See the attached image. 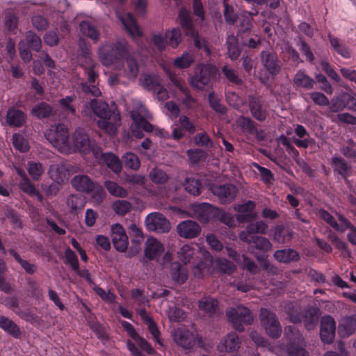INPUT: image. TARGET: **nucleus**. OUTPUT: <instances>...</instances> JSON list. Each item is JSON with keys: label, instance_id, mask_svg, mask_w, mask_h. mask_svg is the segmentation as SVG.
<instances>
[{"label": "nucleus", "instance_id": "nucleus-40", "mask_svg": "<svg viewBox=\"0 0 356 356\" xmlns=\"http://www.w3.org/2000/svg\"><path fill=\"white\" fill-rule=\"evenodd\" d=\"M81 33L86 37L92 40L95 42H97L99 38V33L91 22L83 20L79 24Z\"/></svg>", "mask_w": 356, "mask_h": 356}, {"label": "nucleus", "instance_id": "nucleus-52", "mask_svg": "<svg viewBox=\"0 0 356 356\" xmlns=\"http://www.w3.org/2000/svg\"><path fill=\"white\" fill-rule=\"evenodd\" d=\"M65 264L69 265L74 272L79 270V262L77 255L70 247L65 251Z\"/></svg>", "mask_w": 356, "mask_h": 356}, {"label": "nucleus", "instance_id": "nucleus-61", "mask_svg": "<svg viewBox=\"0 0 356 356\" xmlns=\"http://www.w3.org/2000/svg\"><path fill=\"white\" fill-rule=\"evenodd\" d=\"M194 143L197 146L205 147V148H211L213 146V143L209 137V136L206 132H200L197 133L194 136Z\"/></svg>", "mask_w": 356, "mask_h": 356}, {"label": "nucleus", "instance_id": "nucleus-17", "mask_svg": "<svg viewBox=\"0 0 356 356\" xmlns=\"http://www.w3.org/2000/svg\"><path fill=\"white\" fill-rule=\"evenodd\" d=\"M179 235L186 238L197 237L200 232V226L195 221L187 220L180 222L177 227Z\"/></svg>", "mask_w": 356, "mask_h": 356}, {"label": "nucleus", "instance_id": "nucleus-21", "mask_svg": "<svg viewBox=\"0 0 356 356\" xmlns=\"http://www.w3.org/2000/svg\"><path fill=\"white\" fill-rule=\"evenodd\" d=\"M356 331V314L342 318L338 325V333L342 338L348 337Z\"/></svg>", "mask_w": 356, "mask_h": 356}, {"label": "nucleus", "instance_id": "nucleus-7", "mask_svg": "<svg viewBox=\"0 0 356 356\" xmlns=\"http://www.w3.org/2000/svg\"><path fill=\"white\" fill-rule=\"evenodd\" d=\"M211 191L218 197L221 204H227L234 200L238 193V188L232 184H213L211 186Z\"/></svg>", "mask_w": 356, "mask_h": 356}, {"label": "nucleus", "instance_id": "nucleus-37", "mask_svg": "<svg viewBox=\"0 0 356 356\" xmlns=\"http://www.w3.org/2000/svg\"><path fill=\"white\" fill-rule=\"evenodd\" d=\"M305 326L307 330H312L319 318V309L314 307L308 308L303 316Z\"/></svg>", "mask_w": 356, "mask_h": 356}, {"label": "nucleus", "instance_id": "nucleus-63", "mask_svg": "<svg viewBox=\"0 0 356 356\" xmlns=\"http://www.w3.org/2000/svg\"><path fill=\"white\" fill-rule=\"evenodd\" d=\"M131 204L127 200H117L113 204L115 212L120 216H124L131 210Z\"/></svg>", "mask_w": 356, "mask_h": 356}, {"label": "nucleus", "instance_id": "nucleus-54", "mask_svg": "<svg viewBox=\"0 0 356 356\" xmlns=\"http://www.w3.org/2000/svg\"><path fill=\"white\" fill-rule=\"evenodd\" d=\"M75 100L74 95H67L58 100V104L62 110L66 113H70L72 115H76V108L72 104Z\"/></svg>", "mask_w": 356, "mask_h": 356}, {"label": "nucleus", "instance_id": "nucleus-16", "mask_svg": "<svg viewBox=\"0 0 356 356\" xmlns=\"http://www.w3.org/2000/svg\"><path fill=\"white\" fill-rule=\"evenodd\" d=\"M173 339L178 346L185 349L193 348L195 343L194 334L183 327H178L175 331Z\"/></svg>", "mask_w": 356, "mask_h": 356}, {"label": "nucleus", "instance_id": "nucleus-28", "mask_svg": "<svg viewBox=\"0 0 356 356\" xmlns=\"http://www.w3.org/2000/svg\"><path fill=\"white\" fill-rule=\"evenodd\" d=\"M293 83L298 88L311 90L314 88L315 81L307 75L305 70H300L294 75Z\"/></svg>", "mask_w": 356, "mask_h": 356}, {"label": "nucleus", "instance_id": "nucleus-38", "mask_svg": "<svg viewBox=\"0 0 356 356\" xmlns=\"http://www.w3.org/2000/svg\"><path fill=\"white\" fill-rule=\"evenodd\" d=\"M274 257L282 263L297 261L300 259L298 252L293 249L278 250L274 253Z\"/></svg>", "mask_w": 356, "mask_h": 356}, {"label": "nucleus", "instance_id": "nucleus-32", "mask_svg": "<svg viewBox=\"0 0 356 356\" xmlns=\"http://www.w3.org/2000/svg\"><path fill=\"white\" fill-rule=\"evenodd\" d=\"M199 309L210 316L215 314L218 309V302L214 298L204 296L198 302Z\"/></svg>", "mask_w": 356, "mask_h": 356}, {"label": "nucleus", "instance_id": "nucleus-13", "mask_svg": "<svg viewBox=\"0 0 356 356\" xmlns=\"http://www.w3.org/2000/svg\"><path fill=\"white\" fill-rule=\"evenodd\" d=\"M268 229V225L263 220H258L254 222H250L238 234L241 241L248 243L256 236L255 234H265Z\"/></svg>", "mask_w": 356, "mask_h": 356}, {"label": "nucleus", "instance_id": "nucleus-4", "mask_svg": "<svg viewBox=\"0 0 356 356\" xmlns=\"http://www.w3.org/2000/svg\"><path fill=\"white\" fill-rule=\"evenodd\" d=\"M226 316L233 327L240 332L244 331V325H251L253 321L250 310L243 305L229 308Z\"/></svg>", "mask_w": 356, "mask_h": 356}, {"label": "nucleus", "instance_id": "nucleus-23", "mask_svg": "<svg viewBox=\"0 0 356 356\" xmlns=\"http://www.w3.org/2000/svg\"><path fill=\"white\" fill-rule=\"evenodd\" d=\"M26 114L22 110L10 107L6 113V122L10 127H21L26 122Z\"/></svg>", "mask_w": 356, "mask_h": 356}, {"label": "nucleus", "instance_id": "nucleus-50", "mask_svg": "<svg viewBox=\"0 0 356 356\" xmlns=\"http://www.w3.org/2000/svg\"><path fill=\"white\" fill-rule=\"evenodd\" d=\"M66 204L70 208L71 212H74L84 207L85 200L82 195L72 194L67 197Z\"/></svg>", "mask_w": 356, "mask_h": 356}, {"label": "nucleus", "instance_id": "nucleus-39", "mask_svg": "<svg viewBox=\"0 0 356 356\" xmlns=\"http://www.w3.org/2000/svg\"><path fill=\"white\" fill-rule=\"evenodd\" d=\"M222 72L226 79L232 86L241 87L244 83L242 78H241L237 72L230 67L228 65H225L221 68Z\"/></svg>", "mask_w": 356, "mask_h": 356}, {"label": "nucleus", "instance_id": "nucleus-19", "mask_svg": "<svg viewBox=\"0 0 356 356\" xmlns=\"http://www.w3.org/2000/svg\"><path fill=\"white\" fill-rule=\"evenodd\" d=\"M241 343L238 334L236 332H231L221 340L218 346V349L220 352L234 353L238 350Z\"/></svg>", "mask_w": 356, "mask_h": 356}, {"label": "nucleus", "instance_id": "nucleus-5", "mask_svg": "<svg viewBox=\"0 0 356 356\" xmlns=\"http://www.w3.org/2000/svg\"><path fill=\"white\" fill-rule=\"evenodd\" d=\"M216 68L209 64L197 65L195 69L194 74L191 77V86L197 89L203 90L205 86L209 85L213 79L216 77Z\"/></svg>", "mask_w": 356, "mask_h": 356}, {"label": "nucleus", "instance_id": "nucleus-31", "mask_svg": "<svg viewBox=\"0 0 356 356\" xmlns=\"http://www.w3.org/2000/svg\"><path fill=\"white\" fill-rule=\"evenodd\" d=\"M101 161L105 163L108 168L116 174L122 171V165L119 158L112 152L102 153L100 156Z\"/></svg>", "mask_w": 356, "mask_h": 356}, {"label": "nucleus", "instance_id": "nucleus-43", "mask_svg": "<svg viewBox=\"0 0 356 356\" xmlns=\"http://www.w3.org/2000/svg\"><path fill=\"white\" fill-rule=\"evenodd\" d=\"M49 174L50 177L58 183H62L67 179V170L60 164L50 165Z\"/></svg>", "mask_w": 356, "mask_h": 356}, {"label": "nucleus", "instance_id": "nucleus-24", "mask_svg": "<svg viewBox=\"0 0 356 356\" xmlns=\"http://www.w3.org/2000/svg\"><path fill=\"white\" fill-rule=\"evenodd\" d=\"M170 275L172 280L178 284H183L188 280L187 268L179 262H173L170 265Z\"/></svg>", "mask_w": 356, "mask_h": 356}, {"label": "nucleus", "instance_id": "nucleus-58", "mask_svg": "<svg viewBox=\"0 0 356 356\" xmlns=\"http://www.w3.org/2000/svg\"><path fill=\"white\" fill-rule=\"evenodd\" d=\"M7 267L6 263L0 259V291L6 293H10L13 291L10 284L6 280V272Z\"/></svg>", "mask_w": 356, "mask_h": 356}, {"label": "nucleus", "instance_id": "nucleus-41", "mask_svg": "<svg viewBox=\"0 0 356 356\" xmlns=\"http://www.w3.org/2000/svg\"><path fill=\"white\" fill-rule=\"evenodd\" d=\"M250 248H254L261 252H266L271 250L272 244L270 241L266 237L261 236H257L252 238L250 242Z\"/></svg>", "mask_w": 356, "mask_h": 356}, {"label": "nucleus", "instance_id": "nucleus-12", "mask_svg": "<svg viewBox=\"0 0 356 356\" xmlns=\"http://www.w3.org/2000/svg\"><path fill=\"white\" fill-rule=\"evenodd\" d=\"M48 140L54 147L68 148L70 143L68 129L63 124H57L54 132L48 135Z\"/></svg>", "mask_w": 356, "mask_h": 356}, {"label": "nucleus", "instance_id": "nucleus-47", "mask_svg": "<svg viewBox=\"0 0 356 356\" xmlns=\"http://www.w3.org/2000/svg\"><path fill=\"white\" fill-rule=\"evenodd\" d=\"M25 39L26 42V47L36 52H39L40 51L42 47V40L33 31H27L26 33Z\"/></svg>", "mask_w": 356, "mask_h": 356}, {"label": "nucleus", "instance_id": "nucleus-45", "mask_svg": "<svg viewBox=\"0 0 356 356\" xmlns=\"http://www.w3.org/2000/svg\"><path fill=\"white\" fill-rule=\"evenodd\" d=\"M167 44L172 48H177L181 41V33L179 28H173L165 33Z\"/></svg>", "mask_w": 356, "mask_h": 356}, {"label": "nucleus", "instance_id": "nucleus-14", "mask_svg": "<svg viewBox=\"0 0 356 356\" xmlns=\"http://www.w3.org/2000/svg\"><path fill=\"white\" fill-rule=\"evenodd\" d=\"M131 117L134 122V124L131 127V133L135 137L142 138L144 136L142 130L146 132L153 131V125L138 112L132 111L131 113Z\"/></svg>", "mask_w": 356, "mask_h": 356}, {"label": "nucleus", "instance_id": "nucleus-55", "mask_svg": "<svg viewBox=\"0 0 356 356\" xmlns=\"http://www.w3.org/2000/svg\"><path fill=\"white\" fill-rule=\"evenodd\" d=\"M195 249L191 245L186 244L183 245L177 252L178 257L184 264L191 262V259L195 254Z\"/></svg>", "mask_w": 356, "mask_h": 356}, {"label": "nucleus", "instance_id": "nucleus-33", "mask_svg": "<svg viewBox=\"0 0 356 356\" xmlns=\"http://www.w3.org/2000/svg\"><path fill=\"white\" fill-rule=\"evenodd\" d=\"M120 20L124 25L125 30L131 36L142 35V32L140 31L135 18L131 13H128L124 17H120Z\"/></svg>", "mask_w": 356, "mask_h": 356}, {"label": "nucleus", "instance_id": "nucleus-2", "mask_svg": "<svg viewBox=\"0 0 356 356\" xmlns=\"http://www.w3.org/2000/svg\"><path fill=\"white\" fill-rule=\"evenodd\" d=\"M91 108L94 113L100 118L97 121L98 127L110 134L115 133L116 127L111 121V118L113 117L115 122H119L120 121V114H115L114 111H112L107 103L97 100L91 102Z\"/></svg>", "mask_w": 356, "mask_h": 356}, {"label": "nucleus", "instance_id": "nucleus-35", "mask_svg": "<svg viewBox=\"0 0 356 356\" xmlns=\"http://www.w3.org/2000/svg\"><path fill=\"white\" fill-rule=\"evenodd\" d=\"M293 232L289 227L277 225L274 231L273 238L280 243H286L291 241Z\"/></svg>", "mask_w": 356, "mask_h": 356}, {"label": "nucleus", "instance_id": "nucleus-36", "mask_svg": "<svg viewBox=\"0 0 356 356\" xmlns=\"http://www.w3.org/2000/svg\"><path fill=\"white\" fill-rule=\"evenodd\" d=\"M97 66V64L96 63L82 66L84 69L85 74L87 75L88 83L92 84L93 90H90V92L95 96H97V93H100L99 89L94 85L96 82V79L99 76L98 72L95 70Z\"/></svg>", "mask_w": 356, "mask_h": 356}, {"label": "nucleus", "instance_id": "nucleus-34", "mask_svg": "<svg viewBox=\"0 0 356 356\" xmlns=\"http://www.w3.org/2000/svg\"><path fill=\"white\" fill-rule=\"evenodd\" d=\"M53 112V107L45 102L35 104L31 109L32 115L39 120L48 118Z\"/></svg>", "mask_w": 356, "mask_h": 356}, {"label": "nucleus", "instance_id": "nucleus-26", "mask_svg": "<svg viewBox=\"0 0 356 356\" xmlns=\"http://www.w3.org/2000/svg\"><path fill=\"white\" fill-rule=\"evenodd\" d=\"M177 20L181 28L184 30L188 36H194L195 29L194 27L190 13L181 8L179 13Z\"/></svg>", "mask_w": 356, "mask_h": 356}, {"label": "nucleus", "instance_id": "nucleus-57", "mask_svg": "<svg viewBox=\"0 0 356 356\" xmlns=\"http://www.w3.org/2000/svg\"><path fill=\"white\" fill-rule=\"evenodd\" d=\"M15 314L18 315L23 320L29 322L31 324L36 325H40L41 323L40 318L30 310H18L15 311Z\"/></svg>", "mask_w": 356, "mask_h": 356}, {"label": "nucleus", "instance_id": "nucleus-1", "mask_svg": "<svg viewBox=\"0 0 356 356\" xmlns=\"http://www.w3.org/2000/svg\"><path fill=\"white\" fill-rule=\"evenodd\" d=\"M127 54V43L122 40L106 43L99 49V60L105 66L121 62Z\"/></svg>", "mask_w": 356, "mask_h": 356}, {"label": "nucleus", "instance_id": "nucleus-62", "mask_svg": "<svg viewBox=\"0 0 356 356\" xmlns=\"http://www.w3.org/2000/svg\"><path fill=\"white\" fill-rule=\"evenodd\" d=\"M238 264H239L243 270H247L252 274H256L259 271V268L255 262L245 254L242 255L241 262H238Z\"/></svg>", "mask_w": 356, "mask_h": 356}, {"label": "nucleus", "instance_id": "nucleus-18", "mask_svg": "<svg viewBox=\"0 0 356 356\" xmlns=\"http://www.w3.org/2000/svg\"><path fill=\"white\" fill-rule=\"evenodd\" d=\"M71 184L77 191L87 194L92 193L95 189V182L85 175H75L71 179Z\"/></svg>", "mask_w": 356, "mask_h": 356}, {"label": "nucleus", "instance_id": "nucleus-53", "mask_svg": "<svg viewBox=\"0 0 356 356\" xmlns=\"http://www.w3.org/2000/svg\"><path fill=\"white\" fill-rule=\"evenodd\" d=\"M184 187L187 192L194 196L199 195L201 193L202 184L199 179L187 178Z\"/></svg>", "mask_w": 356, "mask_h": 356}, {"label": "nucleus", "instance_id": "nucleus-29", "mask_svg": "<svg viewBox=\"0 0 356 356\" xmlns=\"http://www.w3.org/2000/svg\"><path fill=\"white\" fill-rule=\"evenodd\" d=\"M0 328L15 339L21 337L22 332L19 326L8 317L0 316Z\"/></svg>", "mask_w": 356, "mask_h": 356}, {"label": "nucleus", "instance_id": "nucleus-56", "mask_svg": "<svg viewBox=\"0 0 356 356\" xmlns=\"http://www.w3.org/2000/svg\"><path fill=\"white\" fill-rule=\"evenodd\" d=\"M193 62V56L190 53L186 52L174 60V65L177 68L185 69L189 67Z\"/></svg>", "mask_w": 356, "mask_h": 356}, {"label": "nucleus", "instance_id": "nucleus-59", "mask_svg": "<svg viewBox=\"0 0 356 356\" xmlns=\"http://www.w3.org/2000/svg\"><path fill=\"white\" fill-rule=\"evenodd\" d=\"M223 6V16L226 23L229 25L234 24L236 22L238 17L237 13L234 11L233 6L224 2Z\"/></svg>", "mask_w": 356, "mask_h": 356}, {"label": "nucleus", "instance_id": "nucleus-64", "mask_svg": "<svg viewBox=\"0 0 356 356\" xmlns=\"http://www.w3.org/2000/svg\"><path fill=\"white\" fill-rule=\"evenodd\" d=\"M149 178L155 184H165L169 179L168 175L163 170L157 168L150 171Z\"/></svg>", "mask_w": 356, "mask_h": 356}, {"label": "nucleus", "instance_id": "nucleus-48", "mask_svg": "<svg viewBox=\"0 0 356 356\" xmlns=\"http://www.w3.org/2000/svg\"><path fill=\"white\" fill-rule=\"evenodd\" d=\"M104 186L113 196L125 197L128 195L127 191L115 181L111 180L105 181Z\"/></svg>", "mask_w": 356, "mask_h": 356}, {"label": "nucleus", "instance_id": "nucleus-20", "mask_svg": "<svg viewBox=\"0 0 356 356\" xmlns=\"http://www.w3.org/2000/svg\"><path fill=\"white\" fill-rule=\"evenodd\" d=\"M249 108L254 118L259 121H264L267 116L266 110L264 108L260 97L254 95L248 96Z\"/></svg>", "mask_w": 356, "mask_h": 356}, {"label": "nucleus", "instance_id": "nucleus-60", "mask_svg": "<svg viewBox=\"0 0 356 356\" xmlns=\"http://www.w3.org/2000/svg\"><path fill=\"white\" fill-rule=\"evenodd\" d=\"M27 165L28 172L32 179L35 181L38 180L44 172L42 164L39 162L30 161Z\"/></svg>", "mask_w": 356, "mask_h": 356}, {"label": "nucleus", "instance_id": "nucleus-3", "mask_svg": "<svg viewBox=\"0 0 356 356\" xmlns=\"http://www.w3.org/2000/svg\"><path fill=\"white\" fill-rule=\"evenodd\" d=\"M287 337L286 352L288 356H309L305 348V339L302 334L293 325L285 327Z\"/></svg>", "mask_w": 356, "mask_h": 356}, {"label": "nucleus", "instance_id": "nucleus-10", "mask_svg": "<svg viewBox=\"0 0 356 356\" xmlns=\"http://www.w3.org/2000/svg\"><path fill=\"white\" fill-rule=\"evenodd\" d=\"M336 322L330 315H325L321 321L320 337L324 343L330 344L335 337Z\"/></svg>", "mask_w": 356, "mask_h": 356}, {"label": "nucleus", "instance_id": "nucleus-51", "mask_svg": "<svg viewBox=\"0 0 356 356\" xmlns=\"http://www.w3.org/2000/svg\"><path fill=\"white\" fill-rule=\"evenodd\" d=\"M122 161L126 168L134 170L139 169L140 161L138 156L132 152H127L122 156Z\"/></svg>", "mask_w": 356, "mask_h": 356}, {"label": "nucleus", "instance_id": "nucleus-49", "mask_svg": "<svg viewBox=\"0 0 356 356\" xmlns=\"http://www.w3.org/2000/svg\"><path fill=\"white\" fill-rule=\"evenodd\" d=\"M186 155L192 164H197L201 161H205L208 154L202 149L196 148L188 149L186 151Z\"/></svg>", "mask_w": 356, "mask_h": 356}, {"label": "nucleus", "instance_id": "nucleus-6", "mask_svg": "<svg viewBox=\"0 0 356 356\" xmlns=\"http://www.w3.org/2000/svg\"><path fill=\"white\" fill-rule=\"evenodd\" d=\"M261 326L273 339H278L282 334V327L276 314L266 308H261L259 314Z\"/></svg>", "mask_w": 356, "mask_h": 356}, {"label": "nucleus", "instance_id": "nucleus-9", "mask_svg": "<svg viewBox=\"0 0 356 356\" xmlns=\"http://www.w3.org/2000/svg\"><path fill=\"white\" fill-rule=\"evenodd\" d=\"M111 232L112 243L115 249L120 252H125L129 245V241L123 226L115 223L111 226Z\"/></svg>", "mask_w": 356, "mask_h": 356}, {"label": "nucleus", "instance_id": "nucleus-11", "mask_svg": "<svg viewBox=\"0 0 356 356\" xmlns=\"http://www.w3.org/2000/svg\"><path fill=\"white\" fill-rule=\"evenodd\" d=\"M260 58L262 65L272 76H277L280 72L281 62L275 52L262 51L260 54Z\"/></svg>", "mask_w": 356, "mask_h": 356}, {"label": "nucleus", "instance_id": "nucleus-8", "mask_svg": "<svg viewBox=\"0 0 356 356\" xmlns=\"http://www.w3.org/2000/svg\"><path fill=\"white\" fill-rule=\"evenodd\" d=\"M147 228L158 233L168 232L170 225L166 218L160 213L154 212L149 214L145 218Z\"/></svg>", "mask_w": 356, "mask_h": 356}, {"label": "nucleus", "instance_id": "nucleus-42", "mask_svg": "<svg viewBox=\"0 0 356 356\" xmlns=\"http://www.w3.org/2000/svg\"><path fill=\"white\" fill-rule=\"evenodd\" d=\"M227 54L232 60H237L241 53L238 40L234 35H230L227 39Z\"/></svg>", "mask_w": 356, "mask_h": 356}, {"label": "nucleus", "instance_id": "nucleus-30", "mask_svg": "<svg viewBox=\"0 0 356 356\" xmlns=\"http://www.w3.org/2000/svg\"><path fill=\"white\" fill-rule=\"evenodd\" d=\"M331 164L334 173L339 175L343 179L349 176L351 168L346 161L341 156H333L331 159Z\"/></svg>", "mask_w": 356, "mask_h": 356}, {"label": "nucleus", "instance_id": "nucleus-46", "mask_svg": "<svg viewBox=\"0 0 356 356\" xmlns=\"http://www.w3.org/2000/svg\"><path fill=\"white\" fill-rule=\"evenodd\" d=\"M18 174L21 176L22 179L19 183V188L23 192L26 193L31 197H33L37 190L33 184L31 183L29 177L24 171H18Z\"/></svg>", "mask_w": 356, "mask_h": 356}, {"label": "nucleus", "instance_id": "nucleus-44", "mask_svg": "<svg viewBox=\"0 0 356 356\" xmlns=\"http://www.w3.org/2000/svg\"><path fill=\"white\" fill-rule=\"evenodd\" d=\"M8 252L10 256L13 257L17 263L20 264L26 273L30 275H33L36 272L37 266L33 264L29 263L27 260L22 259L20 255L14 249H9Z\"/></svg>", "mask_w": 356, "mask_h": 356}, {"label": "nucleus", "instance_id": "nucleus-25", "mask_svg": "<svg viewBox=\"0 0 356 356\" xmlns=\"http://www.w3.org/2000/svg\"><path fill=\"white\" fill-rule=\"evenodd\" d=\"M163 251L164 248L163 245L156 238H152L147 239L145 244V256L148 259H156L161 255Z\"/></svg>", "mask_w": 356, "mask_h": 356}, {"label": "nucleus", "instance_id": "nucleus-27", "mask_svg": "<svg viewBox=\"0 0 356 356\" xmlns=\"http://www.w3.org/2000/svg\"><path fill=\"white\" fill-rule=\"evenodd\" d=\"M330 43L331 49L337 54L341 56L344 58H350L351 54L349 48L337 37L334 36L331 33L327 35Z\"/></svg>", "mask_w": 356, "mask_h": 356}, {"label": "nucleus", "instance_id": "nucleus-22", "mask_svg": "<svg viewBox=\"0 0 356 356\" xmlns=\"http://www.w3.org/2000/svg\"><path fill=\"white\" fill-rule=\"evenodd\" d=\"M193 211L195 217L203 223L208 222L215 216L214 207L209 203L195 204Z\"/></svg>", "mask_w": 356, "mask_h": 356}, {"label": "nucleus", "instance_id": "nucleus-15", "mask_svg": "<svg viewBox=\"0 0 356 356\" xmlns=\"http://www.w3.org/2000/svg\"><path fill=\"white\" fill-rule=\"evenodd\" d=\"M90 143L88 134L83 129L78 128L72 136L68 148L74 152H86L90 149Z\"/></svg>", "mask_w": 356, "mask_h": 356}]
</instances>
